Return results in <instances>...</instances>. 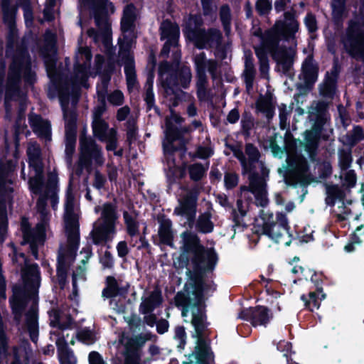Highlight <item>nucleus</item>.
Listing matches in <instances>:
<instances>
[{"mask_svg": "<svg viewBox=\"0 0 364 364\" xmlns=\"http://www.w3.org/2000/svg\"><path fill=\"white\" fill-rule=\"evenodd\" d=\"M242 167V174L247 176L249 180V186H256L264 180L258 173L259 163L263 161H240Z\"/></svg>", "mask_w": 364, "mask_h": 364, "instance_id": "obj_25", "label": "nucleus"}, {"mask_svg": "<svg viewBox=\"0 0 364 364\" xmlns=\"http://www.w3.org/2000/svg\"><path fill=\"white\" fill-rule=\"evenodd\" d=\"M298 29L299 24L294 15L290 12H286L284 21H278L267 32L261 46L255 48V53L260 61L262 73L266 72L268 68L267 53H271L286 71L290 68L291 65L290 56H285L277 52V49L280 39L294 41Z\"/></svg>", "mask_w": 364, "mask_h": 364, "instance_id": "obj_2", "label": "nucleus"}, {"mask_svg": "<svg viewBox=\"0 0 364 364\" xmlns=\"http://www.w3.org/2000/svg\"><path fill=\"white\" fill-rule=\"evenodd\" d=\"M183 245L181 253L178 257L179 265L187 267L190 264L193 272L189 282H186L182 291H179L174 296L176 307H181V316H186L189 309L191 310V323L194 328V320L202 318L209 327L208 321L207 305L205 291L208 289L209 284L205 282L207 274L212 273L218 264V255L214 247L204 246L198 235L193 232L185 231L181 234Z\"/></svg>", "mask_w": 364, "mask_h": 364, "instance_id": "obj_1", "label": "nucleus"}, {"mask_svg": "<svg viewBox=\"0 0 364 364\" xmlns=\"http://www.w3.org/2000/svg\"><path fill=\"white\" fill-rule=\"evenodd\" d=\"M44 184V176H31L28 179V186L31 192L38 195L42 192Z\"/></svg>", "mask_w": 364, "mask_h": 364, "instance_id": "obj_48", "label": "nucleus"}, {"mask_svg": "<svg viewBox=\"0 0 364 364\" xmlns=\"http://www.w3.org/2000/svg\"><path fill=\"white\" fill-rule=\"evenodd\" d=\"M258 109L263 112L268 119L274 115V104L271 97H262L257 102Z\"/></svg>", "mask_w": 364, "mask_h": 364, "instance_id": "obj_42", "label": "nucleus"}, {"mask_svg": "<svg viewBox=\"0 0 364 364\" xmlns=\"http://www.w3.org/2000/svg\"><path fill=\"white\" fill-rule=\"evenodd\" d=\"M341 179L342 180L341 186L350 191L356 185L357 175L354 170L350 169L343 173V176H341Z\"/></svg>", "mask_w": 364, "mask_h": 364, "instance_id": "obj_46", "label": "nucleus"}, {"mask_svg": "<svg viewBox=\"0 0 364 364\" xmlns=\"http://www.w3.org/2000/svg\"><path fill=\"white\" fill-rule=\"evenodd\" d=\"M91 56L90 50L87 48H81L77 53L75 66V83L85 86Z\"/></svg>", "mask_w": 364, "mask_h": 364, "instance_id": "obj_16", "label": "nucleus"}, {"mask_svg": "<svg viewBox=\"0 0 364 364\" xmlns=\"http://www.w3.org/2000/svg\"><path fill=\"white\" fill-rule=\"evenodd\" d=\"M302 71L307 82H314L316 80L317 68L311 57H308L304 62Z\"/></svg>", "mask_w": 364, "mask_h": 364, "instance_id": "obj_44", "label": "nucleus"}, {"mask_svg": "<svg viewBox=\"0 0 364 364\" xmlns=\"http://www.w3.org/2000/svg\"><path fill=\"white\" fill-rule=\"evenodd\" d=\"M287 165L278 168V173L283 176L285 183L296 187L299 184L307 187L316 178L310 174L309 161H286Z\"/></svg>", "mask_w": 364, "mask_h": 364, "instance_id": "obj_5", "label": "nucleus"}, {"mask_svg": "<svg viewBox=\"0 0 364 364\" xmlns=\"http://www.w3.org/2000/svg\"><path fill=\"white\" fill-rule=\"evenodd\" d=\"M174 339L178 341L177 348L178 351H181L185 348L186 345L187 334L186 328L183 326H177L174 329Z\"/></svg>", "mask_w": 364, "mask_h": 364, "instance_id": "obj_49", "label": "nucleus"}, {"mask_svg": "<svg viewBox=\"0 0 364 364\" xmlns=\"http://www.w3.org/2000/svg\"><path fill=\"white\" fill-rule=\"evenodd\" d=\"M45 64L48 75L53 81L57 80V70L55 67V58L54 56H46L45 58Z\"/></svg>", "mask_w": 364, "mask_h": 364, "instance_id": "obj_52", "label": "nucleus"}, {"mask_svg": "<svg viewBox=\"0 0 364 364\" xmlns=\"http://www.w3.org/2000/svg\"><path fill=\"white\" fill-rule=\"evenodd\" d=\"M240 318L249 321L252 326L267 327L273 318L272 311L265 306L257 305L254 307L244 308L239 313Z\"/></svg>", "mask_w": 364, "mask_h": 364, "instance_id": "obj_11", "label": "nucleus"}, {"mask_svg": "<svg viewBox=\"0 0 364 364\" xmlns=\"http://www.w3.org/2000/svg\"><path fill=\"white\" fill-rule=\"evenodd\" d=\"M194 62L197 72L205 71L208 60H206L204 53L202 52L196 55Z\"/></svg>", "mask_w": 364, "mask_h": 364, "instance_id": "obj_62", "label": "nucleus"}, {"mask_svg": "<svg viewBox=\"0 0 364 364\" xmlns=\"http://www.w3.org/2000/svg\"><path fill=\"white\" fill-rule=\"evenodd\" d=\"M23 259L25 267L21 272V278L25 287L31 294H38L41 284V270L37 263L29 264V259L24 252H19L16 255Z\"/></svg>", "mask_w": 364, "mask_h": 364, "instance_id": "obj_9", "label": "nucleus"}, {"mask_svg": "<svg viewBox=\"0 0 364 364\" xmlns=\"http://www.w3.org/2000/svg\"><path fill=\"white\" fill-rule=\"evenodd\" d=\"M7 164H0V235L4 236L9 229V219L7 213V203L12 200V187L7 184H12V180L9 178L11 172V165L13 161L18 164V161H6Z\"/></svg>", "mask_w": 364, "mask_h": 364, "instance_id": "obj_7", "label": "nucleus"}, {"mask_svg": "<svg viewBox=\"0 0 364 364\" xmlns=\"http://www.w3.org/2000/svg\"><path fill=\"white\" fill-rule=\"evenodd\" d=\"M95 18L99 31L97 32L95 29L91 28L87 31V34L92 37L95 41H102L107 46L110 40V25L108 19L105 16H101L98 13L95 14Z\"/></svg>", "mask_w": 364, "mask_h": 364, "instance_id": "obj_21", "label": "nucleus"}, {"mask_svg": "<svg viewBox=\"0 0 364 364\" xmlns=\"http://www.w3.org/2000/svg\"><path fill=\"white\" fill-rule=\"evenodd\" d=\"M60 364H77V358L75 355L74 352H70L58 356Z\"/></svg>", "mask_w": 364, "mask_h": 364, "instance_id": "obj_64", "label": "nucleus"}, {"mask_svg": "<svg viewBox=\"0 0 364 364\" xmlns=\"http://www.w3.org/2000/svg\"><path fill=\"white\" fill-rule=\"evenodd\" d=\"M108 102L114 106H120L124 103V97L119 90H114L107 95Z\"/></svg>", "mask_w": 364, "mask_h": 364, "instance_id": "obj_58", "label": "nucleus"}, {"mask_svg": "<svg viewBox=\"0 0 364 364\" xmlns=\"http://www.w3.org/2000/svg\"><path fill=\"white\" fill-rule=\"evenodd\" d=\"M199 192L196 189L188 191L179 200V206L175 208L174 214L186 216L189 222H193L197 211Z\"/></svg>", "mask_w": 364, "mask_h": 364, "instance_id": "obj_12", "label": "nucleus"}, {"mask_svg": "<svg viewBox=\"0 0 364 364\" xmlns=\"http://www.w3.org/2000/svg\"><path fill=\"white\" fill-rule=\"evenodd\" d=\"M238 176L236 173H226L224 176V183L226 189L232 190L237 186Z\"/></svg>", "mask_w": 364, "mask_h": 364, "instance_id": "obj_59", "label": "nucleus"}, {"mask_svg": "<svg viewBox=\"0 0 364 364\" xmlns=\"http://www.w3.org/2000/svg\"><path fill=\"white\" fill-rule=\"evenodd\" d=\"M116 232L117 230L100 224L95 230L91 232L92 242L96 245H100L112 241Z\"/></svg>", "mask_w": 364, "mask_h": 364, "instance_id": "obj_34", "label": "nucleus"}, {"mask_svg": "<svg viewBox=\"0 0 364 364\" xmlns=\"http://www.w3.org/2000/svg\"><path fill=\"white\" fill-rule=\"evenodd\" d=\"M21 77H23L29 84L33 83L35 80V74L31 70L30 63L27 60L20 66L16 61L11 65L9 75L10 86H13Z\"/></svg>", "mask_w": 364, "mask_h": 364, "instance_id": "obj_20", "label": "nucleus"}, {"mask_svg": "<svg viewBox=\"0 0 364 364\" xmlns=\"http://www.w3.org/2000/svg\"><path fill=\"white\" fill-rule=\"evenodd\" d=\"M110 80V76L104 75L101 78V82L97 87V92L100 102L97 105L93 110V120L103 119L102 114L106 111L105 97L107 95L108 85Z\"/></svg>", "mask_w": 364, "mask_h": 364, "instance_id": "obj_23", "label": "nucleus"}, {"mask_svg": "<svg viewBox=\"0 0 364 364\" xmlns=\"http://www.w3.org/2000/svg\"><path fill=\"white\" fill-rule=\"evenodd\" d=\"M211 218L212 214L210 211H205L198 216L196 224V228L198 232L208 234L213 231L215 225Z\"/></svg>", "mask_w": 364, "mask_h": 364, "instance_id": "obj_38", "label": "nucleus"}, {"mask_svg": "<svg viewBox=\"0 0 364 364\" xmlns=\"http://www.w3.org/2000/svg\"><path fill=\"white\" fill-rule=\"evenodd\" d=\"M194 331L191 338L196 339L194 350L186 355L188 360L195 359L196 364H215V353L211 348V331L202 318L194 320Z\"/></svg>", "mask_w": 364, "mask_h": 364, "instance_id": "obj_4", "label": "nucleus"}, {"mask_svg": "<svg viewBox=\"0 0 364 364\" xmlns=\"http://www.w3.org/2000/svg\"><path fill=\"white\" fill-rule=\"evenodd\" d=\"M28 292L31 294L26 287H15L13 296L9 299V304L14 314V320L19 322L28 304Z\"/></svg>", "mask_w": 364, "mask_h": 364, "instance_id": "obj_15", "label": "nucleus"}, {"mask_svg": "<svg viewBox=\"0 0 364 364\" xmlns=\"http://www.w3.org/2000/svg\"><path fill=\"white\" fill-rule=\"evenodd\" d=\"M135 18L134 6L132 4L127 5L124 10L122 18V30L123 33L131 31Z\"/></svg>", "mask_w": 364, "mask_h": 364, "instance_id": "obj_40", "label": "nucleus"}, {"mask_svg": "<svg viewBox=\"0 0 364 364\" xmlns=\"http://www.w3.org/2000/svg\"><path fill=\"white\" fill-rule=\"evenodd\" d=\"M323 186L325 187L326 195L325 203L327 205L333 207L337 200L341 202L344 201L346 197V193L342 186H340L338 184H334L332 182H324Z\"/></svg>", "mask_w": 364, "mask_h": 364, "instance_id": "obj_26", "label": "nucleus"}, {"mask_svg": "<svg viewBox=\"0 0 364 364\" xmlns=\"http://www.w3.org/2000/svg\"><path fill=\"white\" fill-rule=\"evenodd\" d=\"M58 356L73 351L69 348L65 337L63 335L57 338L55 341Z\"/></svg>", "mask_w": 364, "mask_h": 364, "instance_id": "obj_54", "label": "nucleus"}, {"mask_svg": "<svg viewBox=\"0 0 364 364\" xmlns=\"http://www.w3.org/2000/svg\"><path fill=\"white\" fill-rule=\"evenodd\" d=\"M161 36L162 39H167L173 43H176L179 36L178 26L169 21H164L161 25Z\"/></svg>", "mask_w": 364, "mask_h": 364, "instance_id": "obj_37", "label": "nucleus"}, {"mask_svg": "<svg viewBox=\"0 0 364 364\" xmlns=\"http://www.w3.org/2000/svg\"><path fill=\"white\" fill-rule=\"evenodd\" d=\"M326 296L323 292L310 291L308 295L302 294L301 300L304 301L305 308L313 312L315 309H319L321 301L325 299Z\"/></svg>", "mask_w": 364, "mask_h": 364, "instance_id": "obj_36", "label": "nucleus"}, {"mask_svg": "<svg viewBox=\"0 0 364 364\" xmlns=\"http://www.w3.org/2000/svg\"><path fill=\"white\" fill-rule=\"evenodd\" d=\"M59 98H60V101L61 103L62 109L63 111L64 119H65V134H68L70 131H72L73 134H76V132H75L76 114L73 110H68L67 109V106L68 104V98L63 93V92H60Z\"/></svg>", "mask_w": 364, "mask_h": 364, "instance_id": "obj_31", "label": "nucleus"}, {"mask_svg": "<svg viewBox=\"0 0 364 364\" xmlns=\"http://www.w3.org/2000/svg\"><path fill=\"white\" fill-rule=\"evenodd\" d=\"M71 181L67 188L65 192V198L64 204V221L65 228L68 239V247L65 252L60 251L71 258L72 260L75 259L77 251L80 245V232L78 219L75 214V195L73 193Z\"/></svg>", "mask_w": 364, "mask_h": 364, "instance_id": "obj_3", "label": "nucleus"}, {"mask_svg": "<svg viewBox=\"0 0 364 364\" xmlns=\"http://www.w3.org/2000/svg\"><path fill=\"white\" fill-rule=\"evenodd\" d=\"M101 216L103 225L114 230H116V221L118 218L117 213V207L111 203H105L103 205Z\"/></svg>", "mask_w": 364, "mask_h": 364, "instance_id": "obj_33", "label": "nucleus"}, {"mask_svg": "<svg viewBox=\"0 0 364 364\" xmlns=\"http://www.w3.org/2000/svg\"><path fill=\"white\" fill-rule=\"evenodd\" d=\"M197 77L198 93L199 97H200L205 95V89L207 82L205 71L197 72Z\"/></svg>", "mask_w": 364, "mask_h": 364, "instance_id": "obj_60", "label": "nucleus"}, {"mask_svg": "<svg viewBox=\"0 0 364 364\" xmlns=\"http://www.w3.org/2000/svg\"><path fill=\"white\" fill-rule=\"evenodd\" d=\"M92 131L94 135L102 141L107 142L108 151L117 148V132L114 129L109 128L108 124L104 119L92 120Z\"/></svg>", "mask_w": 364, "mask_h": 364, "instance_id": "obj_14", "label": "nucleus"}, {"mask_svg": "<svg viewBox=\"0 0 364 364\" xmlns=\"http://www.w3.org/2000/svg\"><path fill=\"white\" fill-rule=\"evenodd\" d=\"M69 266L70 264L65 261V255L63 252H58L56 264V282H58L60 289H64L66 285Z\"/></svg>", "mask_w": 364, "mask_h": 364, "instance_id": "obj_32", "label": "nucleus"}, {"mask_svg": "<svg viewBox=\"0 0 364 364\" xmlns=\"http://www.w3.org/2000/svg\"><path fill=\"white\" fill-rule=\"evenodd\" d=\"M277 222L270 220L273 218V214H271L267 220H264L262 227V232L263 235H267L268 237L274 240L275 242H279L283 234L281 229H283L287 234L291 236L289 233L290 226L287 217L284 213H277L276 215Z\"/></svg>", "mask_w": 364, "mask_h": 364, "instance_id": "obj_10", "label": "nucleus"}, {"mask_svg": "<svg viewBox=\"0 0 364 364\" xmlns=\"http://www.w3.org/2000/svg\"><path fill=\"white\" fill-rule=\"evenodd\" d=\"M267 184L264 181L261 182L256 186H241L240 196L245 200H252L250 193H252L255 198V204L257 206L262 208L266 207L269 203L267 198V191L266 190Z\"/></svg>", "mask_w": 364, "mask_h": 364, "instance_id": "obj_18", "label": "nucleus"}, {"mask_svg": "<svg viewBox=\"0 0 364 364\" xmlns=\"http://www.w3.org/2000/svg\"><path fill=\"white\" fill-rule=\"evenodd\" d=\"M30 124L33 132L41 138L50 140L51 137L50 124L48 120L42 119L36 114H31L29 117Z\"/></svg>", "mask_w": 364, "mask_h": 364, "instance_id": "obj_27", "label": "nucleus"}, {"mask_svg": "<svg viewBox=\"0 0 364 364\" xmlns=\"http://www.w3.org/2000/svg\"><path fill=\"white\" fill-rule=\"evenodd\" d=\"M27 154L29 159H37L41 156V149L36 142L31 141L28 144Z\"/></svg>", "mask_w": 364, "mask_h": 364, "instance_id": "obj_63", "label": "nucleus"}, {"mask_svg": "<svg viewBox=\"0 0 364 364\" xmlns=\"http://www.w3.org/2000/svg\"><path fill=\"white\" fill-rule=\"evenodd\" d=\"M123 218L127 228V232L130 237L139 235V223L127 211H124Z\"/></svg>", "mask_w": 364, "mask_h": 364, "instance_id": "obj_43", "label": "nucleus"}, {"mask_svg": "<svg viewBox=\"0 0 364 364\" xmlns=\"http://www.w3.org/2000/svg\"><path fill=\"white\" fill-rule=\"evenodd\" d=\"M76 135L72 131L65 134V154L68 158H70L75 151Z\"/></svg>", "mask_w": 364, "mask_h": 364, "instance_id": "obj_51", "label": "nucleus"}, {"mask_svg": "<svg viewBox=\"0 0 364 364\" xmlns=\"http://www.w3.org/2000/svg\"><path fill=\"white\" fill-rule=\"evenodd\" d=\"M167 65H161L160 68V76L162 85L166 89L173 92L175 87L181 85L183 87H187L191 80V72L188 67L183 66L181 68L178 77L168 75L165 70Z\"/></svg>", "mask_w": 364, "mask_h": 364, "instance_id": "obj_13", "label": "nucleus"}, {"mask_svg": "<svg viewBox=\"0 0 364 364\" xmlns=\"http://www.w3.org/2000/svg\"><path fill=\"white\" fill-rule=\"evenodd\" d=\"M26 325L31 340L36 342L38 336V308L35 306L34 304L26 314Z\"/></svg>", "mask_w": 364, "mask_h": 364, "instance_id": "obj_30", "label": "nucleus"}, {"mask_svg": "<svg viewBox=\"0 0 364 364\" xmlns=\"http://www.w3.org/2000/svg\"><path fill=\"white\" fill-rule=\"evenodd\" d=\"M245 82L247 87L252 85V82L255 76V68L252 57L251 55H246L245 57Z\"/></svg>", "mask_w": 364, "mask_h": 364, "instance_id": "obj_47", "label": "nucleus"}, {"mask_svg": "<svg viewBox=\"0 0 364 364\" xmlns=\"http://www.w3.org/2000/svg\"><path fill=\"white\" fill-rule=\"evenodd\" d=\"M163 302L161 292L159 290L153 291L148 297L144 298L139 305V312L146 315L159 307Z\"/></svg>", "mask_w": 364, "mask_h": 364, "instance_id": "obj_29", "label": "nucleus"}, {"mask_svg": "<svg viewBox=\"0 0 364 364\" xmlns=\"http://www.w3.org/2000/svg\"><path fill=\"white\" fill-rule=\"evenodd\" d=\"M323 275L322 273H317L316 272H314L313 274L311 277V282L314 284V287L315 288L314 291H317L318 293H322L323 291Z\"/></svg>", "mask_w": 364, "mask_h": 364, "instance_id": "obj_61", "label": "nucleus"}, {"mask_svg": "<svg viewBox=\"0 0 364 364\" xmlns=\"http://www.w3.org/2000/svg\"><path fill=\"white\" fill-rule=\"evenodd\" d=\"M341 41L350 55L364 61V24L351 22Z\"/></svg>", "mask_w": 364, "mask_h": 364, "instance_id": "obj_8", "label": "nucleus"}, {"mask_svg": "<svg viewBox=\"0 0 364 364\" xmlns=\"http://www.w3.org/2000/svg\"><path fill=\"white\" fill-rule=\"evenodd\" d=\"M310 174L316 178L313 183L326 181L333 173V166L331 161H309Z\"/></svg>", "mask_w": 364, "mask_h": 364, "instance_id": "obj_22", "label": "nucleus"}, {"mask_svg": "<svg viewBox=\"0 0 364 364\" xmlns=\"http://www.w3.org/2000/svg\"><path fill=\"white\" fill-rule=\"evenodd\" d=\"M100 263L102 264L103 269H113L114 260L112 253L106 250L104 255L100 257Z\"/></svg>", "mask_w": 364, "mask_h": 364, "instance_id": "obj_55", "label": "nucleus"}, {"mask_svg": "<svg viewBox=\"0 0 364 364\" xmlns=\"http://www.w3.org/2000/svg\"><path fill=\"white\" fill-rule=\"evenodd\" d=\"M28 163L29 173L33 176H44L43 161H26Z\"/></svg>", "mask_w": 364, "mask_h": 364, "instance_id": "obj_53", "label": "nucleus"}, {"mask_svg": "<svg viewBox=\"0 0 364 364\" xmlns=\"http://www.w3.org/2000/svg\"><path fill=\"white\" fill-rule=\"evenodd\" d=\"M207 170L208 166L205 167L200 163L187 165V172L189 174L190 179L195 182L200 181L205 176Z\"/></svg>", "mask_w": 364, "mask_h": 364, "instance_id": "obj_41", "label": "nucleus"}, {"mask_svg": "<svg viewBox=\"0 0 364 364\" xmlns=\"http://www.w3.org/2000/svg\"><path fill=\"white\" fill-rule=\"evenodd\" d=\"M220 18L223 22L225 31L227 33H228L230 30V12L229 7L227 6H222L220 9Z\"/></svg>", "mask_w": 364, "mask_h": 364, "instance_id": "obj_57", "label": "nucleus"}, {"mask_svg": "<svg viewBox=\"0 0 364 364\" xmlns=\"http://www.w3.org/2000/svg\"><path fill=\"white\" fill-rule=\"evenodd\" d=\"M321 136V130L318 127H314L310 131L305 132L304 146L305 151L312 157L316 150L318 139Z\"/></svg>", "mask_w": 364, "mask_h": 364, "instance_id": "obj_35", "label": "nucleus"}, {"mask_svg": "<svg viewBox=\"0 0 364 364\" xmlns=\"http://www.w3.org/2000/svg\"><path fill=\"white\" fill-rule=\"evenodd\" d=\"M202 20L200 16H190L185 22L184 33L198 48H205L219 43L221 34L217 29L205 31L200 28Z\"/></svg>", "mask_w": 364, "mask_h": 364, "instance_id": "obj_6", "label": "nucleus"}, {"mask_svg": "<svg viewBox=\"0 0 364 364\" xmlns=\"http://www.w3.org/2000/svg\"><path fill=\"white\" fill-rule=\"evenodd\" d=\"M124 348L125 356L140 358V354L139 353V349L136 346V343L133 342V339L132 338H128L126 344L124 345Z\"/></svg>", "mask_w": 364, "mask_h": 364, "instance_id": "obj_56", "label": "nucleus"}, {"mask_svg": "<svg viewBox=\"0 0 364 364\" xmlns=\"http://www.w3.org/2000/svg\"><path fill=\"white\" fill-rule=\"evenodd\" d=\"M105 283L106 287L103 289L102 296L107 299L116 297L119 291V284L116 278L113 276H107Z\"/></svg>", "mask_w": 364, "mask_h": 364, "instance_id": "obj_39", "label": "nucleus"}, {"mask_svg": "<svg viewBox=\"0 0 364 364\" xmlns=\"http://www.w3.org/2000/svg\"><path fill=\"white\" fill-rule=\"evenodd\" d=\"M166 127V138L163 141V148L165 154H171L177 150V146H180L181 149H183L188 139L182 137L177 131L171 127L168 120H167Z\"/></svg>", "mask_w": 364, "mask_h": 364, "instance_id": "obj_19", "label": "nucleus"}, {"mask_svg": "<svg viewBox=\"0 0 364 364\" xmlns=\"http://www.w3.org/2000/svg\"><path fill=\"white\" fill-rule=\"evenodd\" d=\"M159 227L158 230V236L159 244L165 245L169 247H173V232L172 230V221L162 215L158 218Z\"/></svg>", "mask_w": 364, "mask_h": 364, "instance_id": "obj_24", "label": "nucleus"}, {"mask_svg": "<svg viewBox=\"0 0 364 364\" xmlns=\"http://www.w3.org/2000/svg\"><path fill=\"white\" fill-rule=\"evenodd\" d=\"M80 143L82 159H97L101 156L100 149L90 137L82 136Z\"/></svg>", "mask_w": 364, "mask_h": 364, "instance_id": "obj_28", "label": "nucleus"}, {"mask_svg": "<svg viewBox=\"0 0 364 364\" xmlns=\"http://www.w3.org/2000/svg\"><path fill=\"white\" fill-rule=\"evenodd\" d=\"M237 197H238V198L237 199L236 205H237V208L238 210L240 215L237 213L236 209H235V208H233L231 212V216L232 218V221L234 222L235 225H240L241 219L244 216H245L246 213H247V211L244 208V206H243V200H242L243 198H241V196H240V191L237 193Z\"/></svg>", "mask_w": 364, "mask_h": 364, "instance_id": "obj_45", "label": "nucleus"}, {"mask_svg": "<svg viewBox=\"0 0 364 364\" xmlns=\"http://www.w3.org/2000/svg\"><path fill=\"white\" fill-rule=\"evenodd\" d=\"M364 138V133L360 127H356L353 130L349 132L343 139L344 142L348 145H353Z\"/></svg>", "mask_w": 364, "mask_h": 364, "instance_id": "obj_50", "label": "nucleus"}, {"mask_svg": "<svg viewBox=\"0 0 364 364\" xmlns=\"http://www.w3.org/2000/svg\"><path fill=\"white\" fill-rule=\"evenodd\" d=\"M167 168H164L166 173L167 192L170 193L173 185L180 182L187 174V162L182 161L181 165L176 164V161H166Z\"/></svg>", "mask_w": 364, "mask_h": 364, "instance_id": "obj_17", "label": "nucleus"}]
</instances>
